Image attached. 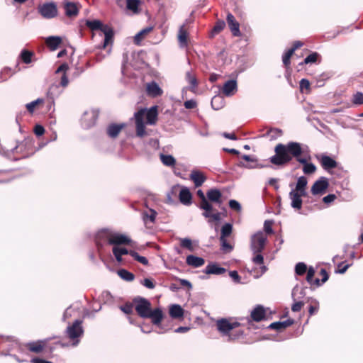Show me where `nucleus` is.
<instances>
[{
	"label": "nucleus",
	"instance_id": "338daca9",
	"mask_svg": "<svg viewBox=\"0 0 363 363\" xmlns=\"http://www.w3.org/2000/svg\"><path fill=\"white\" fill-rule=\"evenodd\" d=\"M350 267V264H344L343 262H341L338 264V269L335 271V272L339 274H344Z\"/></svg>",
	"mask_w": 363,
	"mask_h": 363
},
{
	"label": "nucleus",
	"instance_id": "09e8293b",
	"mask_svg": "<svg viewBox=\"0 0 363 363\" xmlns=\"http://www.w3.org/2000/svg\"><path fill=\"white\" fill-rule=\"evenodd\" d=\"M307 269V266L303 262H298L296 264L295 272L297 275L304 274L306 272Z\"/></svg>",
	"mask_w": 363,
	"mask_h": 363
},
{
	"label": "nucleus",
	"instance_id": "473e14b6",
	"mask_svg": "<svg viewBox=\"0 0 363 363\" xmlns=\"http://www.w3.org/2000/svg\"><path fill=\"white\" fill-rule=\"evenodd\" d=\"M112 252L116 261L121 263L123 261L122 256L125 255H128L129 250H128L125 247L121 246H115L113 247Z\"/></svg>",
	"mask_w": 363,
	"mask_h": 363
},
{
	"label": "nucleus",
	"instance_id": "393cba45",
	"mask_svg": "<svg viewBox=\"0 0 363 363\" xmlns=\"http://www.w3.org/2000/svg\"><path fill=\"white\" fill-rule=\"evenodd\" d=\"M147 318H151L154 325H159L163 319V313L160 308L151 310Z\"/></svg>",
	"mask_w": 363,
	"mask_h": 363
},
{
	"label": "nucleus",
	"instance_id": "9d476101",
	"mask_svg": "<svg viewBox=\"0 0 363 363\" xmlns=\"http://www.w3.org/2000/svg\"><path fill=\"white\" fill-rule=\"evenodd\" d=\"M116 3L119 8L125 9L133 13H138L140 12V0H116Z\"/></svg>",
	"mask_w": 363,
	"mask_h": 363
},
{
	"label": "nucleus",
	"instance_id": "6e6552de",
	"mask_svg": "<svg viewBox=\"0 0 363 363\" xmlns=\"http://www.w3.org/2000/svg\"><path fill=\"white\" fill-rule=\"evenodd\" d=\"M305 294L304 289H301L297 285L294 287L291 292V297L294 301V303L291 306L292 311L298 312L301 310L303 306V302L301 301V298L304 297Z\"/></svg>",
	"mask_w": 363,
	"mask_h": 363
},
{
	"label": "nucleus",
	"instance_id": "423d86ee",
	"mask_svg": "<svg viewBox=\"0 0 363 363\" xmlns=\"http://www.w3.org/2000/svg\"><path fill=\"white\" fill-rule=\"evenodd\" d=\"M83 321L77 319L72 325H69L66 329L67 337L72 340V345L77 346L79 342V338L84 334V328L82 327Z\"/></svg>",
	"mask_w": 363,
	"mask_h": 363
},
{
	"label": "nucleus",
	"instance_id": "c03bdc74",
	"mask_svg": "<svg viewBox=\"0 0 363 363\" xmlns=\"http://www.w3.org/2000/svg\"><path fill=\"white\" fill-rule=\"evenodd\" d=\"M213 211V206L211 203L210 209L208 210H204V212L203 213V216L205 218H211L215 221H219L220 220V213L217 212L215 213H212Z\"/></svg>",
	"mask_w": 363,
	"mask_h": 363
},
{
	"label": "nucleus",
	"instance_id": "8fccbe9b",
	"mask_svg": "<svg viewBox=\"0 0 363 363\" xmlns=\"http://www.w3.org/2000/svg\"><path fill=\"white\" fill-rule=\"evenodd\" d=\"M186 79L191 85V89H195L198 84L197 79L190 72L186 73Z\"/></svg>",
	"mask_w": 363,
	"mask_h": 363
},
{
	"label": "nucleus",
	"instance_id": "c85d7f7f",
	"mask_svg": "<svg viewBox=\"0 0 363 363\" xmlns=\"http://www.w3.org/2000/svg\"><path fill=\"white\" fill-rule=\"evenodd\" d=\"M46 344V340H38L36 342H30L27 344L28 349L35 353H40Z\"/></svg>",
	"mask_w": 363,
	"mask_h": 363
},
{
	"label": "nucleus",
	"instance_id": "6e6d98bb",
	"mask_svg": "<svg viewBox=\"0 0 363 363\" xmlns=\"http://www.w3.org/2000/svg\"><path fill=\"white\" fill-rule=\"evenodd\" d=\"M140 284L149 289H153L155 287V284L154 283L153 280L150 278H145L143 280H140Z\"/></svg>",
	"mask_w": 363,
	"mask_h": 363
},
{
	"label": "nucleus",
	"instance_id": "a878e982",
	"mask_svg": "<svg viewBox=\"0 0 363 363\" xmlns=\"http://www.w3.org/2000/svg\"><path fill=\"white\" fill-rule=\"evenodd\" d=\"M63 89L62 87L57 84H52L50 87L47 92L48 97L51 99L52 101L55 99L57 98L62 93Z\"/></svg>",
	"mask_w": 363,
	"mask_h": 363
},
{
	"label": "nucleus",
	"instance_id": "aec40b11",
	"mask_svg": "<svg viewBox=\"0 0 363 363\" xmlns=\"http://www.w3.org/2000/svg\"><path fill=\"white\" fill-rule=\"evenodd\" d=\"M63 4L65 13L67 16L73 17L78 14L79 8L77 4L69 1H65Z\"/></svg>",
	"mask_w": 363,
	"mask_h": 363
},
{
	"label": "nucleus",
	"instance_id": "c756f323",
	"mask_svg": "<svg viewBox=\"0 0 363 363\" xmlns=\"http://www.w3.org/2000/svg\"><path fill=\"white\" fill-rule=\"evenodd\" d=\"M192 196L189 189L186 187H183L179 191V201L184 205H189L191 203Z\"/></svg>",
	"mask_w": 363,
	"mask_h": 363
},
{
	"label": "nucleus",
	"instance_id": "f3484780",
	"mask_svg": "<svg viewBox=\"0 0 363 363\" xmlns=\"http://www.w3.org/2000/svg\"><path fill=\"white\" fill-rule=\"evenodd\" d=\"M206 199L209 202L222 203V194L218 189H211L206 193Z\"/></svg>",
	"mask_w": 363,
	"mask_h": 363
},
{
	"label": "nucleus",
	"instance_id": "72a5a7b5",
	"mask_svg": "<svg viewBox=\"0 0 363 363\" xmlns=\"http://www.w3.org/2000/svg\"><path fill=\"white\" fill-rule=\"evenodd\" d=\"M169 315L173 318H182L184 315V309L178 304H173L169 308Z\"/></svg>",
	"mask_w": 363,
	"mask_h": 363
},
{
	"label": "nucleus",
	"instance_id": "0eeeda50",
	"mask_svg": "<svg viewBox=\"0 0 363 363\" xmlns=\"http://www.w3.org/2000/svg\"><path fill=\"white\" fill-rule=\"evenodd\" d=\"M133 303L138 315L140 318H147L152 310L150 301L143 297L138 296L133 299Z\"/></svg>",
	"mask_w": 363,
	"mask_h": 363
},
{
	"label": "nucleus",
	"instance_id": "20e7f679",
	"mask_svg": "<svg viewBox=\"0 0 363 363\" xmlns=\"http://www.w3.org/2000/svg\"><path fill=\"white\" fill-rule=\"evenodd\" d=\"M267 241V235L262 231H258L251 235L250 250L253 254L252 261L255 264H262L264 263V257L262 252L265 248Z\"/></svg>",
	"mask_w": 363,
	"mask_h": 363
},
{
	"label": "nucleus",
	"instance_id": "3c124183",
	"mask_svg": "<svg viewBox=\"0 0 363 363\" xmlns=\"http://www.w3.org/2000/svg\"><path fill=\"white\" fill-rule=\"evenodd\" d=\"M294 52L293 50L289 49L283 55L282 57V61L285 67H289L291 63V57L293 55Z\"/></svg>",
	"mask_w": 363,
	"mask_h": 363
},
{
	"label": "nucleus",
	"instance_id": "ea45409f",
	"mask_svg": "<svg viewBox=\"0 0 363 363\" xmlns=\"http://www.w3.org/2000/svg\"><path fill=\"white\" fill-rule=\"evenodd\" d=\"M152 30V27H147L140 32H138L134 37V43L136 45H140L142 40L144 38L145 35L150 33Z\"/></svg>",
	"mask_w": 363,
	"mask_h": 363
},
{
	"label": "nucleus",
	"instance_id": "f03ea898",
	"mask_svg": "<svg viewBox=\"0 0 363 363\" xmlns=\"http://www.w3.org/2000/svg\"><path fill=\"white\" fill-rule=\"evenodd\" d=\"M134 116L135 119L136 135L139 138H143L146 135L144 118H146L147 124H155L158 116L157 106H153L149 109L141 108L135 113Z\"/></svg>",
	"mask_w": 363,
	"mask_h": 363
},
{
	"label": "nucleus",
	"instance_id": "58836bf2",
	"mask_svg": "<svg viewBox=\"0 0 363 363\" xmlns=\"http://www.w3.org/2000/svg\"><path fill=\"white\" fill-rule=\"evenodd\" d=\"M161 162L167 167H173L176 164L175 158L171 155L160 154Z\"/></svg>",
	"mask_w": 363,
	"mask_h": 363
},
{
	"label": "nucleus",
	"instance_id": "603ef678",
	"mask_svg": "<svg viewBox=\"0 0 363 363\" xmlns=\"http://www.w3.org/2000/svg\"><path fill=\"white\" fill-rule=\"evenodd\" d=\"M308 184V181L306 177L304 176H301L298 178L297 183L296 185V190H299L301 189H306Z\"/></svg>",
	"mask_w": 363,
	"mask_h": 363
},
{
	"label": "nucleus",
	"instance_id": "4d7b16f0",
	"mask_svg": "<svg viewBox=\"0 0 363 363\" xmlns=\"http://www.w3.org/2000/svg\"><path fill=\"white\" fill-rule=\"evenodd\" d=\"M119 308L125 314H130L133 312V304L130 303H126L125 304L121 306Z\"/></svg>",
	"mask_w": 363,
	"mask_h": 363
},
{
	"label": "nucleus",
	"instance_id": "a18cd8bd",
	"mask_svg": "<svg viewBox=\"0 0 363 363\" xmlns=\"http://www.w3.org/2000/svg\"><path fill=\"white\" fill-rule=\"evenodd\" d=\"M33 55V54L32 52H30L27 50H23L21 52L20 57L24 63L29 64L31 62Z\"/></svg>",
	"mask_w": 363,
	"mask_h": 363
},
{
	"label": "nucleus",
	"instance_id": "a19ab883",
	"mask_svg": "<svg viewBox=\"0 0 363 363\" xmlns=\"http://www.w3.org/2000/svg\"><path fill=\"white\" fill-rule=\"evenodd\" d=\"M118 274L122 279L126 281H132L135 279V275L125 269H119L118 271Z\"/></svg>",
	"mask_w": 363,
	"mask_h": 363
},
{
	"label": "nucleus",
	"instance_id": "7c9ffc66",
	"mask_svg": "<svg viewBox=\"0 0 363 363\" xmlns=\"http://www.w3.org/2000/svg\"><path fill=\"white\" fill-rule=\"evenodd\" d=\"M85 25L91 30L96 31L100 30L101 32L104 30V28L107 25H104L100 20H86Z\"/></svg>",
	"mask_w": 363,
	"mask_h": 363
},
{
	"label": "nucleus",
	"instance_id": "5fc2aeb1",
	"mask_svg": "<svg viewBox=\"0 0 363 363\" xmlns=\"http://www.w3.org/2000/svg\"><path fill=\"white\" fill-rule=\"evenodd\" d=\"M43 100L41 99H37L35 101H31L30 103H28L26 105V108L27 110L30 112V113H33L34 111V109L36 107L37 105H38L39 104H41L43 103Z\"/></svg>",
	"mask_w": 363,
	"mask_h": 363
},
{
	"label": "nucleus",
	"instance_id": "2eb2a0df",
	"mask_svg": "<svg viewBox=\"0 0 363 363\" xmlns=\"http://www.w3.org/2000/svg\"><path fill=\"white\" fill-rule=\"evenodd\" d=\"M146 92L149 96H151L153 98L160 96L163 94L162 89L160 88V86L158 85V84L155 81H152L149 83H147Z\"/></svg>",
	"mask_w": 363,
	"mask_h": 363
},
{
	"label": "nucleus",
	"instance_id": "dca6fc26",
	"mask_svg": "<svg viewBox=\"0 0 363 363\" xmlns=\"http://www.w3.org/2000/svg\"><path fill=\"white\" fill-rule=\"evenodd\" d=\"M189 178L194 182L196 187L201 186L206 180V177L203 173L197 169H194L191 172Z\"/></svg>",
	"mask_w": 363,
	"mask_h": 363
},
{
	"label": "nucleus",
	"instance_id": "bb28decb",
	"mask_svg": "<svg viewBox=\"0 0 363 363\" xmlns=\"http://www.w3.org/2000/svg\"><path fill=\"white\" fill-rule=\"evenodd\" d=\"M123 128V124L112 123L106 128V133L110 138H115L118 135Z\"/></svg>",
	"mask_w": 363,
	"mask_h": 363
},
{
	"label": "nucleus",
	"instance_id": "f704fd0d",
	"mask_svg": "<svg viewBox=\"0 0 363 363\" xmlns=\"http://www.w3.org/2000/svg\"><path fill=\"white\" fill-rule=\"evenodd\" d=\"M187 37L188 33L186 30L184 29V26H182L179 28V33H178V40L179 46L181 48H184L187 45Z\"/></svg>",
	"mask_w": 363,
	"mask_h": 363
},
{
	"label": "nucleus",
	"instance_id": "b1692460",
	"mask_svg": "<svg viewBox=\"0 0 363 363\" xmlns=\"http://www.w3.org/2000/svg\"><path fill=\"white\" fill-rule=\"evenodd\" d=\"M265 310L262 306H257L251 312V318L256 322H259L265 318Z\"/></svg>",
	"mask_w": 363,
	"mask_h": 363
},
{
	"label": "nucleus",
	"instance_id": "4468645a",
	"mask_svg": "<svg viewBox=\"0 0 363 363\" xmlns=\"http://www.w3.org/2000/svg\"><path fill=\"white\" fill-rule=\"evenodd\" d=\"M226 21L233 35L236 37L240 36L241 32L240 30V24L235 20L234 16L232 13H228L226 17Z\"/></svg>",
	"mask_w": 363,
	"mask_h": 363
},
{
	"label": "nucleus",
	"instance_id": "412c9836",
	"mask_svg": "<svg viewBox=\"0 0 363 363\" xmlns=\"http://www.w3.org/2000/svg\"><path fill=\"white\" fill-rule=\"evenodd\" d=\"M293 323H294V320L289 318L284 321L274 322L268 326V328L271 329V330L281 331V330L291 326Z\"/></svg>",
	"mask_w": 363,
	"mask_h": 363
},
{
	"label": "nucleus",
	"instance_id": "4c0bfd02",
	"mask_svg": "<svg viewBox=\"0 0 363 363\" xmlns=\"http://www.w3.org/2000/svg\"><path fill=\"white\" fill-rule=\"evenodd\" d=\"M197 195L201 199L200 202V208L203 210H208L210 209L211 203L207 200V197L204 195V193L202 190L199 189L197 191Z\"/></svg>",
	"mask_w": 363,
	"mask_h": 363
},
{
	"label": "nucleus",
	"instance_id": "0e129e2a",
	"mask_svg": "<svg viewBox=\"0 0 363 363\" xmlns=\"http://www.w3.org/2000/svg\"><path fill=\"white\" fill-rule=\"evenodd\" d=\"M272 221L265 220L264 223V230L267 234H272L274 233L272 227Z\"/></svg>",
	"mask_w": 363,
	"mask_h": 363
},
{
	"label": "nucleus",
	"instance_id": "f8f14e48",
	"mask_svg": "<svg viewBox=\"0 0 363 363\" xmlns=\"http://www.w3.org/2000/svg\"><path fill=\"white\" fill-rule=\"evenodd\" d=\"M328 186V179L325 177H321L314 182L311 191L313 195H322L326 191Z\"/></svg>",
	"mask_w": 363,
	"mask_h": 363
},
{
	"label": "nucleus",
	"instance_id": "2f4dec72",
	"mask_svg": "<svg viewBox=\"0 0 363 363\" xmlns=\"http://www.w3.org/2000/svg\"><path fill=\"white\" fill-rule=\"evenodd\" d=\"M289 198L291 201V206L293 208L296 210H300L302 207V199L299 197L296 193H295V190L292 189L289 193Z\"/></svg>",
	"mask_w": 363,
	"mask_h": 363
},
{
	"label": "nucleus",
	"instance_id": "39448f33",
	"mask_svg": "<svg viewBox=\"0 0 363 363\" xmlns=\"http://www.w3.org/2000/svg\"><path fill=\"white\" fill-rule=\"evenodd\" d=\"M216 325L217 330L223 336L228 337V340H235L244 335V332L242 330L238 331L235 335L230 334L231 330L240 326V323L237 321L230 322L226 318H221L216 321Z\"/></svg>",
	"mask_w": 363,
	"mask_h": 363
},
{
	"label": "nucleus",
	"instance_id": "5701e85b",
	"mask_svg": "<svg viewBox=\"0 0 363 363\" xmlns=\"http://www.w3.org/2000/svg\"><path fill=\"white\" fill-rule=\"evenodd\" d=\"M101 33L104 35V40L102 48H105L109 44H112L114 33L113 30L108 25L104 28V30L101 31Z\"/></svg>",
	"mask_w": 363,
	"mask_h": 363
},
{
	"label": "nucleus",
	"instance_id": "c9c22d12",
	"mask_svg": "<svg viewBox=\"0 0 363 363\" xmlns=\"http://www.w3.org/2000/svg\"><path fill=\"white\" fill-rule=\"evenodd\" d=\"M225 105L224 98L220 95H216L211 99V106L214 110H219Z\"/></svg>",
	"mask_w": 363,
	"mask_h": 363
},
{
	"label": "nucleus",
	"instance_id": "864d4df0",
	"mask_svg": "<svg viewBox=\"0 0 363 363\" xmlns=\"http://www.w3.org/2000/svg\"><path fill=\"white\" fill-rule=\"evenodd\" d=\"M352 101L354 105L359 106L363 104V93L359 91L355 93L352 96Z\"/></svg>",
	"mask_w": 363,
	"mask_h": 363
},
{
	"label": "nucleus",
	"instance_id": "de8ad7c7",
	"mask_svg": "<svg viewBox=\"0 0 363 363\" xmlns=\"http://www.w3.org/2000/svg\"><path fill=\"white\" fill-rule=\"evenodd\" d=\"M180 245L183 248H186L189 251L194 250V247L192 245V241L191 239L185 238L180 239Z\"/></svg>",
	"mask_w": 363,
	"mask_h": 363
},
{
	"label": "nucleus",
	"instance_id": "ddd939ff",
	"mask_svg": "<svg viewBox=\"0 0 363 363\" xmlns=\"http://www.w3.org/2000/svg\"><path fill=\"white\" fill-rule=\"evenodd\" d=\"M317 159L320 162L322 167L326 171L334 169L337 166V162L328 155H321L317 156Z\"/></svg>",
	"mask_w": 363,
	"mask_h": 363
},
{
	"label": "nucleus",
	"instance_id": "37998d69",
	"mask_svg": "<svg viewBox=\"0 0 363 363\" xmlns=\"http://www.w3.org/2000/svg\"><path fill=\"white\" fill-rule=\"evenodd\" d=\"M306 272H307L306 281L311 284H315L317 286H319L320 285V279H315V280H313V277L315 275V269H313V267H310L307 269Z\"/></svg>",
	"mask_w": 363,
	"mask_h": 363
},
{
	"label": "nucleus",
	"instance_id": "cd10ccee",
	"mask_svg": "<svg viewBox=\"0 0 363 363\" xmlns=\"http://www.w3.org/2000/svg\"><path fill=\"white\" fill-rule=\"evenodd\" d=\"M186 262L189 266L194 267H200L204 264L205 260L202 257L190 255L186 257Z\"/></svg>",
	"mask_w": 363,
	"mask_h": 363
},
{
	"label": "nucleus",
	"instance_id": "49530a36",
	"mask_svg": "<svg viewBox=\"0 0 363 363\" xmlns=\"http://www.w3.org/2000/svg\"><path fill=\"white\" fill-rule=\"evenodd\" d=\"M319 57H320V55L318 52H312L311 54L308 55L304 59L303 62H301V65L315 63Z\"/></svg>",
	"mask_w": 363,
	"mask_h": 363
},
{
	"label": "nucleus",
	"instance_id": "f257e3e1",
	"mask_svg": "<svg viewBox=\"0 0 363 363\" xmlns=\"http://www.w3.org/2000/svg\"><path fill=\"white\" fill-rule=\"evenodd\" d=\"M275 155L269 158L273 164L283 166L290 162L293 158L303 164V172L306 174H311L316 171L314 164L309 162L311 157L305 154L301 144L297 142H289L287 144L279 143L274 149Z\"/></svg>",
	"mask_w": 363,
	"mask_h": 363
},
{
	"label": "nucleus",
	"instance_id": "774afa93",
	"mask_svg": "<svg viewBox=\"0 0 363 363\" xmlns=\"http://www.w3.org/2000/svg\"><path fill=\"white\" fill-rule=\"evenodd\" d=\"M184 106L186 109H192L196 108V102L193 99L187 100L184 102Z\"/></svg>",
	"mask_w": 363,
	"mask_h": 363
},
{
	"label": "nucleus",
	"instance_id": "13d9d810",
	"mask_svg": "<svg viewBox=\"0 0 363 363\" xmlns=\"http://www.w3.org/2000/svg\"><path fill=\"white\" fill-rule=\"evenodd\" d=\"M220 241L222 250L230 252L233 250V246L227 242L225 238H223V240H220Z\"/></svg>",
	"mask_w": 363,
	"mask_h": 363
},
{
	"label": "nucleus",
	"instance_id": "e433bc0d",
	"mask_svg": "<svg viewBox=\"0 0 363 363\" xmlns=\"http://www.w3.org/2000/svg\"><path fill=\"white\" fill-rule=\"evenodd\" d=\"M62 42V39L58 36H50L46 39L47 45L52 50L57 49Z\"/></svg>",
	"mask_w": 363,
	"mask_h": 363
},
{
	"label": "nucleus",
	"instance_id": "69168bd1",
	"mask_svg": "<svg viewBox=\"0 0 363 363\" xmlns=\"http://www.w3.org/2000/svg\"><path fill=\"white\" fill-rule=\"evenodd\" d=\"M229 206L230 208L235 210L237 211H240L241 210V206L240 203L234 199H231L229 201Z\"/></svg>",
	"mask_w": 363,
	"mask_h": 363
},
{
	"label": "nucleus",
	"instance_id": "7ed1b4c3",
	"mask_svg": "<svg viewBox=\"0 0 363 363\" xmlns=\"http://www.w3.org/2000/svg\"><path fill=\"white\" fill-rule=\"evenodd\" d=\"M95 242L98 248L100 249L104 243L113 245V247L121 246L129 244L131 240L125 235L103 229L96 235Z\"/></svg>",
	"mask_w": 363,
	"mask_h": 363
},
{
	"label": "nucleus",
	"instance_id": "a211bd4d",
	"mask_svg": "<svg viewBox=\"0 0 363 363\" xmlns=\"http://www.w3.org/2000/svg\"><path fill=\"white\" fill-rule=\"evenodd\" d=\"M238 89L237 82L235 79L227 81L223 86V93L226 96H233Z\"/></svg>",
	"mask_w": 363,
	"mask_h": 363
},
{
	"label": "nucleus",
	"instance_id": "e2e57ef3",
	"mask_svg": "<svg viewBox=\"0 0 363 363\" xmlns=\"http://www.w3.org/2000/svg\"><path fill=\"white\" fill-rule=\"evenodd\" d=\"M157 212L154 210H150V213H144V220H149L150 222L154 223L156 218Z\"/></svg>",
	"mask_w": 363,
	"mask_h": 363
},
{
	"label": "nucleus",
	"instance_id": "9b49d317",
	"mask_svg": "<svg viewBox=\"0 0 363 363\" xmlns=\"http://www.w3.org/2000/svg\"><path fill=\"white\" fill-rule=\"evenodd\" d=\"M38 12L45 18H52L57 14V6L55 3H45L38 7Z\"/></svg>",
	"mask_w": 363,
	"mask_h": 363
},
{
	"label": "nucleus",
	"instance_id": "bf43d9fd",
	"mask_svg": "<svg viewBox=\"0 0 363 363\" xmlns=\"http://www.w3.org/2000/svg\"><path fill=\"white\" fill-rule=\"evenodd\" d=\"M33 132L36 135V136L40 137L45 133V128L43 125L37 124L35 125L33 128Z\"/></svg>",
	"mask_w": 363,
	"mask_h": 363
},
{
	"label": "nucleus",
	"instance_id": "1a4fd4ad",
	"mask_svg": "<svg viewBox=\"0 0 363 363\" xmlns=\"http://www.w3.org/2000/svg\"><path fill=\"white\" fill-rule=\"evenodd\" d=\"M99 113L96 110L85 111L81 118L82 126L84 129H89L93 127L98 118Z\"/></svg>",
	"mask_w": 363,
	"mask_h": 363
},
{
	"label": "nucleus",
	"instance_id": "680f3d73",
	"mask_svg": "<svg viewBox=\"0 0 363 363\" xmlns=\"http://www.w3.org/2000/svg\"><path fill=\"white\" fill-rule=\"evenodd\" d=\"M229 276L230 277V278L233 280V281L235 284H240V283L241 278H240V277L238 274L237 271H235V270L230 271L229 272Z\"/></svg>",
	"mask_w": 363,
	"mask_h": 363
},
{
	"label": "nucleus",
	"instance_id": "6ab92c4d",
	"mask_svg": "<svg viewBox=\"0 0 363 363\" xmlns=\"http://www.w3.org/2000/svg\"><path fill=\"white\" fill-rule=\"evenodd\" d=\"M226 272V269L222 267H220L216 263H210L208 264L205 269L203 270V272L206 274H216L220 275Z\"/></svg>",
	"mask_w": 363,
	"mask_h": 363
},
{
	"label": "nucleus",
	"instance_id": "4be33fe9",
	"mask_svg": "<svg viewBox=\"0 0 363 363\" xmlns=\"http://www.w3.org/2000/svg\"><path fill=\"white\" fill-rule=\"evenodd\" d=\"M0 348L9 347L11 350L18 347V342L12 337L0 336Z\"/></svg>",
	"mask_w": 363,
	"mask_h": 363
},
{
	"label": "nucleus",
	"instance_id": "79ce46f5",
	"mask_svg": "<svg viewBox=\"0 0 363 363\" xmlns=\"http://www.w3.org/2000/svg\"><path fill=\"white\" fill-rule=\"evenodd\" d=\"M232 231L233 225L230 223H225L221 228L220 240H223V238H226L230 236Z\"/></svg>",
	"mask_w": 363,
	"mask_h": 363
},
{
	"label": "nucleus",
	"instance_id": "052dcab7",
	"mask_svg": "<svg viewBox=\"0 0 363 363\" xmlns=\"http://www.w3.org/2000/svg\"><path fill=\"white\" fill-rule=\"evenodd\" d=\"M225 23L223 21H219L216 22L213 31L216 33H218L225 28Z\"/></svg>",
	"mask_w": 363,
	"mask_h": 363
}]
</instances>
